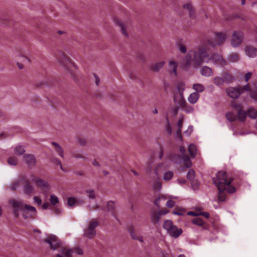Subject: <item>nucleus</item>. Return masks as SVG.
<instances>
[{
	"instance_id": "45",
	"label": "nucleus",
	"mask_w": 257,
	"mask_h": 257,
	"mask_svg": "<svg viewBox=\"0 0 257 257\" xmlns=\"http://www.w3.org/2000/svg\"><path fill=\"white\" fill-rule=\"evenodd\" d=\"M50 201L52 205H55L57 203L59 202V199L56 195H51Z\"/></svg>"
},
{
	"instance_id": "8",
	"label": "nucleus",
	"mask_w": 257,
	"mask_h": 257,
	"mask_svg": "<svg viewBox=\"0 0 257 257\" xmlns=\"http://www.w3.org/2000/svg\"><path fill=\"white\" fill-rule=\"evenodd\" d=\"M44 241L49 245L50 248L53 250L57 249L61 245V242L57 236L54 235L48 236L45 238Z\"/></svg>"
},
{
	"instance_id": "48",
	"label": "nucleus",
	"mask_w": 257,
	"mask_h": 257,
	"mask_svg": "<svg viewBox=\"0 0 257 257\" xmlns=\"http://www.w3.org/2000/svg\"><path fill=\"white\" fill-rule=\"evenodd\" d=\"M86 193L87 194L88 197L89 199H92L95 198V194L93 190H86Z\"/></svg>"
},
{
	"instance_id": "18",
	"label": "nucleus",
	"mask_w": 257,
	"mask_h": 257,
	"mask_svg": "<svg viewBox=\"0 0 257 257\" xmlns=\"http://www.w3.org/2000/svg\"><path fill=\"white\" fill-rule=\"evenodd\" d=\"M115 23H116V25L118 26H119V28H120L121 32L123 34V35L125 37H128V34L126 30L127 28V25L126 24L121 22V21H120L119 20H116Z\"/></svg>"
},
{
	"instance_id": "33",
	"label": "nucleus",
	"mask_w": 257,
	"mask_h": 257,
	"mask_svg": "<svg viewBox=\"0 0 257 257\" xmlns=\"http://www.w3.org/2000/svg\"><path fill=\"white\" fill-rule=\"evenodd\" d=\"M188 150L190 155L192 157H195L196 155L197 149L195 145L194 144H190L188 147Z\"/></svg>"
},
{
	"instance_id": "52",
	"label": "nucleus",
	"mask_w": 257,
	"mask_h": 257,
	"mask_svg": "<svg viewBox=\"0 0 257 257\" xmlns=\"http://www.w3.org/2000/svg\"><path fill=\"white\" fill-rule=\"evenodd\" d=\"M231 106L234 109H237L238 110L242 108V105L239 103H237L234 100L231 102Z\"/></svg>"
},
{
	"instance_id": "1",
	"label": "nucleus",
	"mask_w": 257,
	"mask_h": 257,
	"mask_svg": "<svg viewBox=\"0 0 257 257\" xmlns=\"http://www.w3.org/2000/svg\"><path fill=\"white\" fill-rule=\"evenodd\" d=\"M208 52V48L206 46H201L197 50L189 51L186 56L185 66L188 67L192 65L193 67H198L201 66L202 63H207L210 61L222 66L226 64L221 55L213 54L210 57Z\"/></svg>"
},
{
	"instance_id": "5",
	"label": "nucleus",
	"mask_w": 257,
	"mask_h": 257,
	"mask_svg": "<svg viewBox=\"0 0 257 257\" xmlns=\"http://www.w3.org/2000/svg\"><path fill=\"white\" fill-rule=\"evenodd\" d=\"M163 227L169 235L175 238L178 237L183 232L181 228H178L170 220H167L164 222Z\"/></svg>"
},
{
	"instance_id": "43",
	"label": "nucleus",
	"mask_w": 257,
	"mask_h": 257,
	"mask_svg": "<svg viewBox=\"0 0 257 257\" xmlns=\"http://www.w3.org/2000/svg\"><path fill=\"white\" fill-rule=\"evenodd\" d=\"M107 209L108 211H112L115 209L114 201H109L107 203Z\"/></svg>"
},
{
	"instance_id": "27",
	"label": "nucleus",
	"mask_w": 257,
	"mask_h": 257,
	"mask_svg": "<svg viewBox=\"0 0 257 257\" xmlns=\"http://www.w3.org/2000/svg\"><path fill=\"white\" fill-rule=\"evenodd\" d=\"M192 88L195 90V92L199 93L202 92L205 90L204 86L200 83H195L193 85Z\"/></svg>"
},
{
	"instance_id": "7",
	"label": "nucleus",
	"mask_w": 257,
	"mask_h": 257,
	"mask_svg": "<svg viewBox=\"0 0 257 257\" xmlns=\"http://www.w3.org/2000/svg\"><path fill=\"white\" fill-rule=\"evenodd\" d=\"M30 180L31 182L35 183V186L42 190H48L49 189V183L41 178L37 177L34 175H31Z\"/></svg>"
},
{
	"instance_id": "64",
	"label": "nucleus",
	"mask_w": 257,
	"mask_h": 257,
	"mask_svg": "<svg viewBox=\"0 0 257 257\" xmlns=\"http://www.w3.org/2000/svg\"><path fill=\"white\" fill-rule=\"evenodd\" d=\"M94 76L95 78V83L96 85H98L100 83V79L97 75L94 74Z\"/></svg>"
},
{
	"instance_id": "23",
	"label": "nucleus",
	"mask_w": 257,
	"mask_h": 257,
	"mask_svg": "<svg viewBox=\"0 0 257 257\" xmlns=\"http://www.w3.org/2000/svg\"><path fill=\"white\" fill-rule=\"evenodd\" d=\"M52 145L54 147V149L57 153L62 158H64V152L62 147L56 142H52Z\"/></svg>"
},
{
	"instance_id": "30",
	"label": "nucleus",
	"mask_w": 257,
	"mask_h": 257,
	"mask_svg": "<svg viewBox=\"0 0 257 257\" xmlns=\"http://www.w3.org/2000/svg\"><path fill=\"white\" fill-rule=\"evenodd\" d=\"M15 154L17 155H22L25 152V150L24 147L22 146H17L14 149Z\"/></svg>"
},
{
	"instance_id": "31",
	"label": "nucleus",
	"mask_w": 257,
	"mask_h": 257,
	"mask_svg": "<svg viewBox=\"0 0 257 257\" xmlns=\"http://www.w3.org/2000/svg\"><path fill=\"white\" fill-rule=\"evenodd\" d=\"M177 91L175 92L177 94H184V91L185 89V84L183 82L179 83L177 86Z\"/></svg>"
},
{
	"instance_id": "35",
	"label": "nucleus",
	"mask_w": 257,
	"mask_h": 257,
	"mask_svg": "<svg viewBox=\"0 0 257 257\" xmlns=\"http://www.w3.org/2000/svg\"><path fill=\"white\" fill-rule=\"evenodd\" d=\"M182 159L183 160L184 167L185 168H189L192 166L191 161L187 155H185L182 157Z\"/></svg>"
},
{
	"instance_id": "34",
	"label": "nucleus",
	"mask_w": 257,
	"mask_h": 257,
	"mask_svg": "<svg viewBox=\"0 0 257 257\" xmlns=\"http://www.w3.org/2000/svg\"><path fill=\"white\" fill-rule=\"evenodd\" d=\"M7 162L10 165L16 166L18 164V159L15 156H11L8 159Z\"/></svg>"
},
{
	"instance_id": "10",
	"label": "nucleus",
	"mask_w": 257,
	"mask_h": 257,
	"mask_svg": "<svg viewBox=\"0 0 257 257\" xmlns=\"http://www.w3.org/2000/svg\"><path fill=\"white\" fill-rule=\"evenodd\" d=\"M243 34L241 31H235L233 33L231 39V45L234 47L238 46L242 43Z\"/></svg>"
},
{
	"instance_id": "25",
	"label": "nucleus",
	"mask_w": 257,
	"mask_h": 257,
	"mask_svg": "<svg viewBox=\"0 0 257 257\" xmlns=\"http://www.w3.org/2000/svg\"><path fill=\"white\" fill-rule=\"evenodd\" d=\"M201 74L205 77H210L213 75L212 69L208 66H204L201 69Z\"/></svg>"
},
{
	"instance_id": "63",
	"label": "nucleus",
	"mask_w": 257,
	"mask_h": 257,
	"mask_svg": "<svg viewBox=\"0 0 257 257\" xmlns=\"http://www.w3.org/2000/svg\"><path fill=\"white\" fill-rule=\"evenodd\" d=\"M251 75L252 74L250 72H247L246 73L245 75V79L246 82H247L249 80V79L251 78Z\"/></svg>"
},
{
	"instance_id": "44",
	"label": "nucleus",
	"mask_w": 257,
	"mask_h": 257,
	"mask_svg": "<svg viewBox=\"0 0 257 257\" xmlns=\"http://www.w3.org/2000/svg\"><path fill=\"white\" fill-rule=\"evenodd\" d=\"M192 223L198 226H202L204 224V221L200 218H194L192 221Z\"/></svg>"
},
{
	"instance_id": "20",
	"label": "nucleus",
	"mask_w": 257,
	"mask_h": 257,
	"mask_svg": "<svg viewBox=\"0 0 257 257\" xmlns=\"http://www.w3.org/2000/svg\"><path fill=\"white\" fill-rule=\"evenodd\" d=\"M218 190V199L219 201H224L226 200V194L225 191L228 193L227 187H223L222 189L217 188Z\"/></svg>"
},
{
	"instance_id": "36",
	"label": "nucleus",
	"mask_w": 257,
	"mask_h": 257,
	"mask_svg": "<svg viewBox=\"0 0 257 257\" xmlns=\"http://www.w3.org/2000/svg\"><path fill=\"white\" fill-rule=\"evenodd\" d=\"M161 218L160 214L158 213H154L152 215L151 220L154 224H157L159 222Z\"/></svg>"
},
{
	"instance_id": "12",
	"label": "nucleus",
	"mask_w": 257,
	"mask_h": 257,
	"mask_svg": "<svg viewBox=\"0 0 257 257\" xmlns=\"http://www.w3.org/2000/svg\"><path fill=\"white\" fill-rule=\"evenodd\" d=\"M23 159L24 162L30 168H34L36 165V159L33 154H25L23 157Z\"/></svg>"
},
{
	"instance_id": "24",
	"label": "nucleus",
	"mask_w": 257,
	"mask_h": 257,
	"mask_svg": "<svg viewBox=\"0 0 257 257\" xmlns=\"http://www.w3.org/2000/svg\"><path fill=\"white\" fill-rule=\"evenodd\" d=\"M199 97V94L196 92H193L188 96V100L191 104H194L198 101Z\"/></svg>"
},
{
	"instance_id": "9",
	"label": "nucleus",
	"mask_w": 257,
	"mask_h": 257,
	"mask_svg": "<svg viewBox=\"0 0 257 257\" xmlns=\"http://www.w3.org/2000/svg\"><path fill=\"white\" fill-rule=\"evenodd\" d=\"M98 225L97 221L92 220L89 224L88 227L84 230V235L89 238H92L96 235L95 228Z\"/></svg>"
},
{
	"instance_id": "15",
	"label": "nucleus",
	"mask_w": 257,
	"mask_h": 257,
	"mask_svg": "<svg viewBox=\"0 0 257 257\" xmlns=\"http://www.w3.org/2000/svg\"><path fill=\"white\" fill-rule=\"evenodd\" d=\"M165 64V62L164 61L157 62L151 64L149 66V69L153 72H158L164 66Z\"/></svg>"
},
{
	"instance_id": "28",
	"label": "nucleus",
	"mask_w": 257,
	"mask_h": 257,
	"mask_svg": "<svg viewBox=\"0 0 257 257\" xmlns=\"http://www.w3.org/2000/svg\"><path fill=\"white\" fill-rule=\"evenodd\" d=\"M246 117V112L242 110V109H240L238 110L237 112V118L241 121H244Z\"/></svg>"
},
{
	"instance_id": "53",
	"label": "nucleus",
	"mask_w": 257,
	"mask_h": 257,
	"mask_svg": "<svg viewBox=\"0 0 257 257\" xmlns=\"http://www.w3.org/2000/svg\"><path fill=\"white\" fill-rule=\"evenodd\" d=\"M161 199L166 200V198L165 196L162 195V196H159L157 198H156L155 199L154 203L157 206V207H160V201Z\"/></svg>"
},
{
	"instance_id": "42",
	"label": "nucleus",
	"mask_w": 257,
	"mask_h": 257,
	"mask_svg": "<svg viewBox=\"0 0 257 257\" xmlns=\"http://www.w3.org/2000/svg\"><path fill=\"white\" fill-rule=\"evenodd\" d=\"M226 116L229 121H234L236 119L237 116L231 112L226 113Z\"/></svg>"
},
{
	"instance_id": "54",
	"label": "nucleus",
	"mask_w": 257,
	"mask_h": 257,
	"mask_svg": "<svg viewBox=\"0 0 257 257\" xmlns=\"http://www.w3.org/2000/svg\"><path fill=\"white\" fill-rule=\"evenodd\" d=\"M52 162L55 165L59 166L61 170H63V167L60 160L57 158H53L52 160Z\"/></svg>"
},
{
	"instance_id": "17",
	"label": "nucleus",
	"mask_w": 257,
	"mask_h": 257,
	"mask_svg": "<svg viewBox=\"0 0 257 257\" xmlns=\"http://www.w3.org/2000/svg\"><path fill=\"white\" fill-rule=\"evenodd\" d=\"M177 66L178 64L176 62L173 60L169 62V72L171 75L177 76Z\"/></svg>"
},
{
	"instance_id": "29",
	"label": "nucleus",
	"mask_w": 257,
	"mask_h": 257,
	"mask_svg": "<svg viewBox=\"0 0 257 257\" xmlns=\"http://www.w3.org/2000/svg\"><path fill=\"white\" fill-rule=\"evenodd\" d=\"M250 96L254 100L257 101V85L253 84L252 85Z\"/></svg>"
},
{
	"instance_id": "49",
	"label": "nucleus",
	"mask_w": 257,
	"mask_h": 257,
	"mask_svg": "<svg viewBox=\"0 0 257 257\" xmlns=\"http://www.w3.org/2000/svg\"><path fill=\"white\" fill-rule=\"evenodd\" d=\"M72 157L76 159H82L85 160L86 158L82 153L74 152L72 154Z\"/></svg>"
},
{
	"instance_id": "57",
	"label": "nucleus",
	"mask_w": 257,
	"mask_h": 257,
	"mask_svg": "<svg viewBox=\"0 0 257 257\" xmlns=\"http://www.w3.org/2000/svg\"><path fill=\"white\" fill-rule=\"evenodd\" d=\"M129 231H130V234L133 239H138V237L136 236V235L135 233L134 229L133 227L130 228Z\"/></svg>"
},
{
	"instance_id": "46",
	"label": "nucleus",
	"mask_w": 257,
	"mask_h": 257,
	"mask_svg": "<svg viewBox=\"0 0 257 257\" xmlns=\"http://www.w3.org/2000/svg\"><path fill=\"white\" fill-rule=\"evenodd\" d=\"M181 108L183 109L187 113L192 112L194 110L193 108L190 105H189L187 102H186L185 106H182Z\"/></svg>"
},
{
	"instance_id": "26",
	"label": "nucleus",
	"mask_w": 257,
	"mask_h": 257,
	"mask_svg": "<svg viewBox=\"0 0 257 257\" xmlns=\"http://www.w3.org/2000/svg\"><path fill=\"white\" fill-rule=\"evenodd\" d=\"M221 77L224 83L227 84L231 83L233 79V77L227 72L223 73Z\"/></svg>"
},
{
	"instance_id": "21",
	"label": "nucleus",
	"mask_w": 257,
	"mask_h": 257,
	"mask_svg": "<svg viewBox=\"0 0 257 257\" xmlns=\"http://www.w3.org/2000/svg\"><path fill=\"white\" fill-rule=\"evenodd\" d=\"M24 182L25 184V186L24 187V192L27 195H31L34 192V187L27 180H24Z\"/></svg>"
},
{
	"instance_id": "61",
	"label": "nucleus",
	"mask_w": 257,
	"mask_h": 257,
	"mask_svg": "<svg viewBox=\"0 0 257 257\" xmlns=\"http://www.w3.org/2000/svg\"><path fill=\"white\" fill-rule=\"evenodd\" d=\"M178 49L179 51L183 53H185L187 51V49L185 46L183 45H180L179 46Z\"/></svg>"
},
{
	"instance_id": "38",
	"label": "nucleus",
	"mask_w": 257,
	"mask_h": 257,
	"mask_svg": "<svg viewBox=\"0 0 257 257\" xmlns=\"http://www.w3.org/2000/svg\"><path fill=\"white\" fill-rule=\"evenodd\" d=\"M24 180L23 179H20L17 180L15 181L13 184L11 185V188L12 190H15L17 188L20 186V183L22 182H24Z\"/></svg>"
},
{
	"instance_id": "6",
	"label": "nucleus",
	"mask_w": 257,
	"mask_h": 257,
	"mask_svg": "<svg viewBox=\"0 0 257 257\" xmlns=\"http://www.w3.org/2000/svg\"><path fill=\"white\" fill-rule=\"evenodd\" d=\"M74 252L78 255H82L83 253V250L79 247H76L73 248L62 247L60 252L56 254L55 257H72V253Z\"/></svg>"
},
{
	"instance_id": "16",
	"label": "nucleus",
	"mask_w": 257,
	"mask_h": 257,
	"mask_svg": "<svg viewBox=\"0 0 257 257\" xmlns=\"http://www.w3.org/2000/svg\"><path fill=\"white\" fill-rule=\"evenodd\" d=\"M245 54L249 57H255L257 55V48L251 46H246L244 48Z\"/></svg>"
},
{
	"instance_id": "39",
	"label": "nucleus",
	"mask_w": 257,
	"mask_h": 257,
	"mask_svg": "<svg viewBox=\"0 0 257 257\" xmlns=\"http://www.w3.org/2000/svg\"><path fill=\"white\" fill-rule=\"evenodd\" d=\"M239 60V55L237 53H232L228 57V61L231 62H235Z\"/></svg>"
},
{
	"instance_id": "56",
	"label": "nucleus",
	"mask_w": 257,
	"mask_h": 257,
	"mask_svg": "<svg viewBox=\"0 0 257 257\" xmlns=\"http://www.w3.org/2000/svg\"><path fill=\"white\" fill-rule=\"evenodd\" d=\"M168 124L166 126V130L169 135H171L172 133V129L171 125L169 123V120L167 119Z\"/></svg>"
},
{
	"instance_id": "55",
	"label": "nucleus",
	"mask_w": 257,
	"mask_h": 257,
	"mask_svg": "<svg viewBox=\"0 0 257 257\" xmlns=\"http://www.w3.org/2000/svg\"><path fill=\"white\" fill-rule=\"evenodd\" d=\"M166 205L169 208H172L175 205V202L172 200L170 199L167 202Z\"/></svg>"
},
{
	"instance_id": "62",
	"label": "nucleus",
	"mask_w": 257,
	"mask_h": 257,
	"mask_svg": "<svg viewBox=\"0 0 257 257\" xmlns=\"http://www.w3.org/2000/svg\"><path fill=\"white\" fill-rule=\"evenodd\" d=\"M200 212H194V211H189L187 213V215L193 216H197L200 215Z\"/></svg>"
},
{
	"instance_id": "60",
	"label": "nucleus",
	"mask_w": 257,
	"mask_h": 257,
	"mask_svg": "<svg viewBox=\"0 0 257 257\" xmlns=\"http://www.w3.org/2000/svg\"><path fill=\"white\" fill-rule=\"evenodd\" d=\"M78 143L81 146H84L86 145L87 142L85 140L82 138L78 139Z\"/></svg>"
},
{
	"instance_id": "22",
	"label": "nucleus",
	"mask_w": 257,
	"mask_h": 257,
	"mask_svg": "<svg viewBox=\"0 0 257 257\" xmlns=\"http://www.w3.org/2000/svg\"><path fill=\"white\" fill-rule=\"evenodd\" d=\"M183 120V116L182 115L181 118L178 120L177 123V126L178 127V129L176 132V136L180 139V140H182V136L181 135V129L182 127Z\"/></svg>"
},
{
	"instance_id": "32",
	"label": "nucleus",
	"mask_w": 257,
	"mask_h": 257,
	"mask_svg": "<svg viewBox=\"0 0 257 257\" xmlns=\"http://www.w3.org/2000/svg\"><path fill=\"white\" fill-rule=\"evenodd\" d=\"M247 115L251 118H256L257 117V110L252 107H250L247 110Z\"/></svg>"
},
{
	"instance_id": "14",
	"label": "nucleus",
	"mask_w": 257,
	"mask_h": 257,
	"mask_svg": "<svg viewBox=\"0 0 257 257\" xmlns=\"http://www.w3.org/2000/svg\"><path fill=\"white\" fill-rule=\"evenodd\" d=\"M58 61L64 67L69 66L70 65L75 66V64H72L70 60L65 56L63 53H60L59 56L57 57Z\"/></svg>"
},
{
	"instance_id": "59",
	"label": "nucleus",
	"mask_w": 257,
	"mask_h": 257,
	"mask_svg": "<svg viewBox=\"0 0 257 257\" xmlns=\"http://www.w3.org/2000/svg\"><path fill=\"white\" fill-rule=\"evenodd\" d=\"M180 108H181L180 107L176 106V107H172L171 110L172 113L174 114V115H176L177 114L178 110Z\"/></svg>"
},
{
	"instance_id": "37",
	"label": "nucleus",
	"mask_w": 257,
	"mask_h": 257,
	"mask_svg": "<svg viewBox=\"0 0 257 257\" xmlns=\"http://www.w3.org/2000/svg\"><path fill=\"white\" fill-rule=\"evenodd\" d=\"M213 82L217 86H221L224 84V81L221 77L216 76L213 79Z\"/></svg>"
},
{
	"instance_id": "4",
	"label": "nucleus",
	"mask_w": 257,
	"mask_h": 257,
	"mask_svg": "<svg viewBox=\"0 0 257 257\" xmlns=\"http://www.w3.org/2000/svg\"><path fill=\"white\" fill-rule=\"evenodd\" d=\"M252 85L247 84L243 87L237 86L236 87H229L225 89V92L227 95L233 99H237L240 94L246 91L250 94L251 90Z\"/></svg>"
},
{
	"instance_id": "11",
	"label": "nucleus",
	"mask_w": 257,
	"mask_h": 257,
	"mask_svg": "<svg viewBox=\"0 0 257 257\" xmlns=\"http://www.w3.org/2000/svg\"><path fill=\"white\" fill-rule=\"evenodd\" d=\"M227 37V35L224 33H217L215 34V42L208 41V44L212 47L219 45L224 43Z\"/></svg>"
},
{
	"instance_id": "41",
	"label": "nucleus",
	"mask_w": 257,
	"mask_h": 257,
	"mask_svg": "<svg viewBox=\"0 0 257 257\" xmlns=\"http://www.w3.org/2000/svg\"><path fill=\"white\" fill-rule=\"evenodd\" d=\"M153 188L154 191H160L162 188L161 182L159 180L156 181L153 185Z\"/></svg>"
},
{
	"instance_id": "47",
	"label": "nucleus",
	"mask_w": 257,
	"mask_h": 257,
	"mask_svg": "<svg viewBox=\"0 0 257 257\" xmlns=\"http://www.w3.org/2000/svg\"><path fill=\"white\" fill-rule=\"evenodd\" d=\"M195 177V172L192 169H189L187 174V178L189 180H193Z\"/></svg>"
},
{
	"instance_id": "3",
	"label": "nucleus",
	"mask_w": 257,
	"mask_h": 257,
	"mask_svg": "<svg viewBox=\"0 0 257 257\" xmlns=\"http://www.w3.org/2000/svg\"><path fill=\"white\" fill-rule=\"evenodd\" d=\"M10 204L13 207L14 215L17 218L19 216V212L20 209L23 212V216L25 218L28 217L25 214V213L27 212L31 213L30 216H34L37 214L36 209L35 207L24 204L21 201L12 199L10 201Z\"/></svg>"
},
{
	"instance_id": "40",
	"label": "nucleus",
	"mask_w": 257,
	"mask_h": 257,
	"mask_svg": "<svg viewBox=\"0 0 257 257\" xmlns=\"http://www.w3.org/2000/svg\"><path fill=\"white\" fill-rule=\"evenodd\" d=\"M174 175V173L172 171H167L165 172L163 176V179L165 181L170 180Z\"/></svg>"
},
{
	"instance_id": "19",
	"label": "nucleus",
	"mask_w": 257,
	"mask_h": 257,
	"mask_svg": "<svg viewBox=\"0 0 257 257\" xmlns=\"http://www.w3.org/2000/svg\"><path fill=\"white\" fill-rule=\"evenodd\" d=\"M183 8L187 10L189 12V16L191 18L194 19L195 17V11L191 3H187L183 5Z\"/></svg>"
},
{
	"instance_id": "58",
	"label": "nucleus",
	"mask_w": 257,
	"mask_h": 257,
	"mask_svg": "<svg viewBox=\"0 0 257 257\" xmlns=\"http://www.w3.org/2000/svg\"><path fill=\"white\" fill-rule=\"evenodd\" d=\"M33 200L34 201V202L37 203L38 205H40L42 203V200L41 199L38 197V196H35L34 197H33Z\"/></svg>"
},
{
	"instance_id": "50",
	"label": "nucleus",
	"mask_w": 257,
	"mask_h": 257,
	"mask_svg": "<svg viewBox=\"0 0 257 257\" xmlns=\"http://www.w3.org/2000/svg\"><path fill=\"white\" fill-rule=\"evenodd\" d=\"M76 202V199L74 197H69L68 198L67 200V204L69 206H74Z\"/></svg>"
},
{
	"instance_id": "51",
	"label": "nucleus",
	"mask_w": 257,
	"mask_h": 257,
	"mask_svg": "<svg viewBox=\"0 0 257 257\" xmlns=\"http://www.w3.org/2000/svg\"><path fill=\"white\" fill-rule=\"evenodd\" d=\"M185 210L181 208H177L173 211V213L175 215L182 216L184 214Z\"/></svg>"
},
{
	"instance_id": "2",
	"label": "nucleus",
	"mask_w": 257,
	"mask_h": 257,
	"mask_svg": "<svg viewBox=\"0 0 257 257\" xmlns=\"http://www.w3.org/2000/svg\"><path fill=\"white\" fill-rule=\"evenodd\" d=\"M212 181L217 188L222 189L223 187H227L228 193H233L236 190L235 188L231 185L232 178L229 177L225 171L218 172L216 177L213 178Z\"/></svg>"
},
{
	"instance_id": "13",
	"label": "nucleus",
	"mask_w": 257,
	"mask_h": 257,
	"mask_svg": "<svg viewBox=\"0 0 257 257\" xmlns=\"http://www.w3.org/2000/svg\"><path fill=\"white\" fill-rule=\"evenodd\" d=\"M173 100L176 106L181 108L186 105V101L184 97V94L175 93Z\"/></svg>"
}]
</instances>
